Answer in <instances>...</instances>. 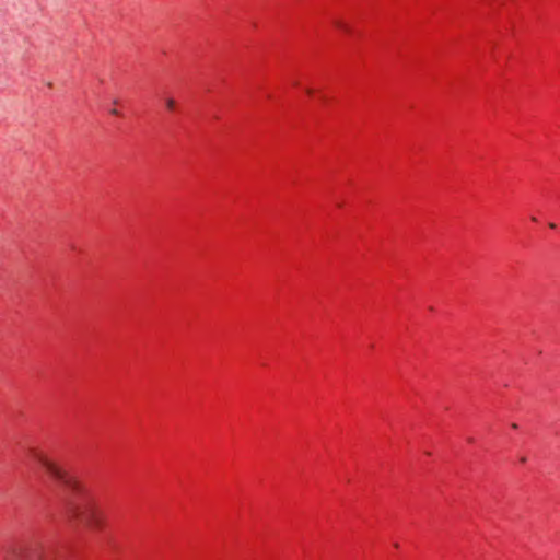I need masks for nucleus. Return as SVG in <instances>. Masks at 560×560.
Segmentation results:
<instances>
[{
    "label": "nucleus",
    "mask_w": 560,
    "mask_h": 560,
    "mask_svg": "<svg viewBox=\"0 0 560 560\" xmlns=\"http://www.w3.org/2000/svg\"><path fill=\"white\" fill-rule=\"evenodd\" d=\"M335 25H336L338 28L342 30L343 32H347V33H349V32H350V27H349V25H348V24H346V23H345V22H342V21H339V20H338V21H336V22H335Z\"/></svg>",
    "instance_id": "obj_2"
},
{
    "label": "nucleus",
    "mask_w": 560,
    "mask_h": 560,
    "mask_svg": "<svg viewBox=\"0 0 560 560\" xmlns=\"http://www.w3.org/2000/svg\"><path fill=\"white\" fill-rule=\"evenodd\" d=\"M549 226H550L551 229H555V228H556V224H555V223H550V224H549Z\"/></svg>",
    "instance_id": "obj_6"
},
{
    "label": "nucleus",
    "mask_w": 560,
    "mask_h": 560,
    "mask_svg": "<svg viewBox=\"0 0 560 560\" xmlns=\"http://www.w3.org/2000/svg\"><path fill=\"white\" fill-rule=\"evenodd\" d=\"M306 93L311 95L313 93V90L312 89H307Z\"/></svg>",
    "instance_id": "obj_5"
},
{
    "label": "nucleus",
    "mask_w": 560,
    "mask_h": 560,
    "mask_svg": "<svg viewBox=\"0 0 560 560\" xmlns=\"http://www.w3.org/2000/svg\"><path fill=\"white\" fill-rule=\"evenodd\" d=\"M38 464L73 493L67 504L68 514L86 527L97 530L105 523V513L97 499L73 476L42 452L32 451Z\"/></svg>",
    "instance_id": "obj_1"
},
{
    "label": "nucleus",
    "mask_w": 560,
    "mask_h": 560,
    "mask_svg": "<svg viewBox=\"0 0 560 560\" xmlns=\"http://www.w3.org/2000/svg\"><path fill=\"white\" fill-rule=\"evenodd\" d=\"M165 105L170 110H173L175 108V100L172 97L165 98Z\"/></svg>",
    "instance_id": "obj_3"
},
{
    "label": "nucleus",
    "mask_w": 560,
    "mask_h": 560,
    "mask_svg": "<svg viewBox=\"0 0 560 560\" xmlns=\"http://www.w3.org/2000/svg\"><path fill=\"white\" fill-rule=\"evenodd\" d=\"M110 113H112L113 115H118L117 109H112V110H110Z\"/></svg>",
    "instance_id": "obj_4"
}]
</instances>
